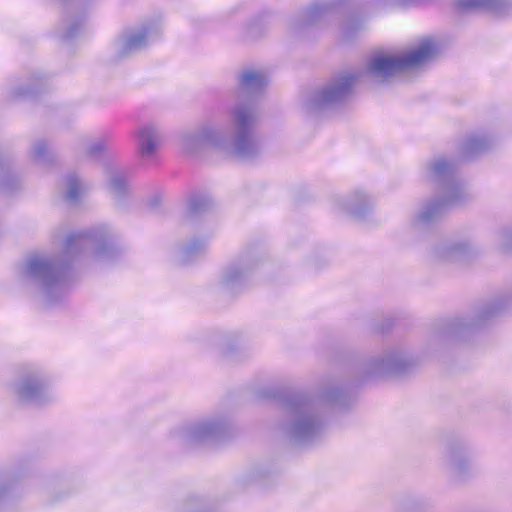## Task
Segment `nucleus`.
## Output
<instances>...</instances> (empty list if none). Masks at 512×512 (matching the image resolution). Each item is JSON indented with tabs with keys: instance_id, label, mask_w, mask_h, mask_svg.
I'll return each instance as SVG.
<instances>
[{
	"instance_id": "3",
	"label": "nucleus",
	"mask_w": 512,
	"mask_h": 512,
	"mask_svg": "<svg viewBox=\"0 0 512 512\" xmlns=\"http://www.w3.org/2000/svg\"><path fill=\"white\" fill-rule=\"evenodd\" d=\"M260 79H261V77L259 74H257L256 72L250 71V72L243 74L241 82L243 85L249 86L253 83L260 82Z\"/></svg>"
},
{
	"instance_id": "4",
	"label": "nucleus",
	"mask_w": 512,
	"mask_h": 512,
	"mask_svg": "<svg viewBox=\"0 0 512 512\" xmlns=\"http://www.w3.org/2000/svg\"><path fill=\"white\" fill-rule=\"evenodd\" d=\"M246 115L244 113H239L238 115V121L241 125H244L246 123Z\"/></svg>"
},
{
	"instance_id": "2",
	"label": "nucleus",
	"mask_w": 512,
	"mask_h": 512,
	"mask_svg": "<svg viewBox=\"0 0 512 512\" xmlns=\"http://www.w3.org/2000/svg\"><path fill=\"white\" fill-rule=\"evenodd\" d=\"M157 144L152 130L145 128L140 131V150L142 155H152L157 148Z\"/></svg>"
},
{
	"instance_id": "1",
	"label": "nucleus",
	"mask_w": 512,
	"mask_h": 512,
	"mask_svg": "<svg viewBox=\"0 0 512 512\" xmlns=\"http://www.w3.org/2000/svg\"><path fill=\"white\" fill-rule=\"evenodd\" d=\"M437 47L427 38L420 42L419 46L403 57L378 56L371 63L373 73L381 76H391L398 72L423 64L435 55Z\"/></svg>"
},
{
	"instance_id": "5",
	"label": "nucleus",
	"mask_w": 512,
	"mask_h": 512,
	"mask_svg": "<svg viewBox=\"0 0 512 512\" xmlns=\"http://www.w3.org/2000/svg\"><path fill=\"white\" fill-rule=\"evenodd\" d=\"M355 80V77L351 76V77H348L345 82L342 84V86L346 87V86H349L351 85Z\"/></svg>"
}]
</instances>
